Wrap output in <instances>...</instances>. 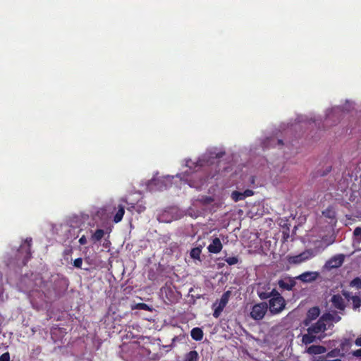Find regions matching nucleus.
Here are the masks:
<instances>
[{"label": "nucleus", "instance_id": "1", "mask_svg": "<svg viewBox=\"0 0 361 361\" xmlns=\"http://www.w3.org/2000/svg\"><path fill=\"white\" fill-rule=\"evenodd\" d=\"M224 154V152L218 153L215 157L204 155L201 159H199L196 163L192 162L191 160L187 161L186 166L189 169L185 171L183 178L185 180L190 187H200L205 182V178H200L199 175L200 168L213 164L214 161H210V159L214 160L221 157Z\"/></svg>", "mask_w": 361, "mask_h": 361}, {"label": "nucleus", "instance_id": "2", "mask_svg": "<svg viewBox=\"0 0 361 361\" xmlns=\"http://www.w3.org/2000/svg\"><path fill=\"white\" fill-rule=\"evenodd\" d=\"M341 293L335 294L331 298V302L336 309L344 311L346 307L345 300L352 301V307L355 310L361 306V298L359 296L353 295L352 293L345 290H343Z\"/></svg>", "mask_w": 361, "mask_h": 361}, {"label": "nucleus", "instance_id": "3", "mask_svg": "<svg viewBox=\"0 0 361 361\" xmlns=\"http://www.w3.org/2000/svg\"><path fill=\"white\" fill-rule=\"evenodd\" d=\"M111 209L106 207V204L98 209L92 214V220L97 226H109L111 225V219L109 214Z\"/></svg>", "mask_w": 361, "mask_h": 361}, {"label": "nucleus", "instance_id": "4", "mask_svg": "<svg viewBox=\"0 0 361 361\" xmlns=\"http://www.w3.org/2000/svg\"><path fill=\"white\" fill-rule=\"evenodd\" d=\"M32 238H27L24 243H22L17 251L16 258L18 260L22 261L23 266L26 265L29 259L32 257L31 252Z\"/></svg>", "mask_w": 361, "mask_h": 361}, {"label": "nucleus", "instance_id": "5", "mask_svg": "<svg viewBox=\"0 0 361 361\" xmlns=\"http://www.w3.org/2000/svg\"><path fill=\"white\" fill-rule=\"evenodd\" d=\"M333 319V315L329 313L324 314L318 319L315 324L309 326L307 331L308 333H314V334L324 332L327 329V324L331 322Z\"/></svg>", "mask_w": 361, "mask_h": 361}, {"label": "nucleus", "instance_id": "6", "mask_svg": "<svg viewBox=\"0 0 361 361\" xmlns=\"http://www.w3.org/2000/svg\"><path fill=\"white\" fill-rule=\"evenodd\" d=\"M106 207H110L111 209V211H110L111 212L109 214L111 219V224L120 222L125 213V206L122 204L116 205L109 204H106Z\"/></svg>", "mask_w": 361, "mask_h": 361}, {"label": "nucleus", "instance_id": "7", "mask_svg": "<svg viewBox=\"0 0 361 361\" xmlns=\"http://www.w3.org/2000/svg\"><path fill=\"white\" fill-rule=\"evenodd\" d=\"M286 301L283 297L270 298L268 307L272 314L281 313L286 307Z\"/></svg>", "mask_w": 361, "mask_h": 361}, {"label": "nucleus", "instance_id": "8", "mask_svg": "<svg viewBox=\"0 0 361 361\" xmlns=\"http://www.w3.org/2000/svg\"><path fill=\"white\" fill-rule=\"evenodd\" d=\"M268 310V304L265 302L255 304L252 307L250 317L255 320H261L264 318Z\"/></svg>", "mask_w": 361, "mask_h": 361}, {"label": "nucleus", "instance_id": "9", "mask_svg": "<svg viewBox=\"0 0 361 361\" xmlns=\"http://www.w3.org/2000/svg\"><path fill=\"white\" fill-rule=\"evenodd\" d=\"M230 296H231L230 290H227L223 293V295L221 297L220 301H219L217 307L214 309V311L213 313V316L215 318H218L220 316V314L222 312V311L224 310V307L226 306Z\"/></svg>", "mask_w": 361, "mask_h": 361}, {"label": "nucleus", "instance_id": "10", "mask_svg": "<svg viewBox=\"0 0 361 361\" xmlns=\"http://www.w3.org/2000/svg\"><path fill=\"white\" fill-rule=\"evenodd\" d=\"M295 279L296 277L285 276L278 281V286L283 290H292L296 285Z\"/></svg>", "mask_w": 361, "mask_h": 361}, {"label": "nucleus", "instance_id": "11", "mask_svg": "<svg viewBox=\"0 0 361 361\" xmlns=\"http://www.w3.org/2000/svg\"><path fill=\"white\" fill-rule=\"evenodd\" d=\"M90 219L89 214L85 213H80L78 214H71L68 217L67 222L68 224H75L79 226L85 224Z\"/></svg>", "mask_w": 361, "mask_h": 361}, {"label": "nucleus", "instance_id": "12", "mask_svg": "<svg viewBox=\"0 0 361 361\" xmlns=\"http://www.w3.org/2000/svg\"><path fill=\"white\" fill-rule=\"evenodd\" d=\"M344 262V255L343 254L336 255L332 257L325 263V268L331 269L340 267Z\"/></svg>", "mask_w": 361, "mask_h": 361}, {"label": "nucleus", "instance_id": "13", "mask_svg": "<svg viewBox=\"0 0 361 361\" xmlns=\"http://www.w3.org/2000/svg\"><path fill=\"white\" fill-rule=\"evenodd\" d=\"M313 257L312 252L311 250H306L301 254L290 257L288 259L290 263L292 264H300L305 260H307Z\"/></svg>", "mask_w": 361, "mask_h": 361}, {"label": "nucleus", "instance_id": "14", "mask_svg": "<svg viewBox=\"0 0 361 361\" xmlns=\"http://www.w3.org/2000/svg\"><path fill=\"white\" fill-rule=\"evenodd\" d=\"M319 275L317 271H305L296 276V279L304 283H311L314 281L319 277Z\"/></svg>", "mask_w": 361, "mask_h": 361}, {"label": "nucleus", "instance_id": "15", "mask_svg": "<svg viewBox=\"0 0 361 361\" xmlns=\"http://www.w3.org/2000/svg\"><path fill=\"white\" fill-rule=\"evenodd\" d=\"M320 314V310L318 307H311L307 312L306 318L304 320V324L309 326L312 320L316 319Z\"/></svg>", "mask_w": 361, "mask_h": 361}, {"label": "nucleus", "instance_id": "16", "mask_svg": "<svg viewBox=\"0 0 361 361\" xmlns=\"http://www.w3.org/2000/svg\"><path fill=\"white\" fill-rule=\"evenodd\" d=\"M348 343H347V340H345V341L342 342L340 345V348H336L331 350H330L329 352H328L326 355V357H343L344 356V353H342V350H344L345 345H347Z\"/></svg>", "mask_w": 361, "mask_h": 361}, {"label": "nucleus", "instance_id": "17", "mask_svg": "<svg viewBox=\"0 0 361 361\" xmlns=\"http://www.w3.org/2000/svg\"><path fill=\"white\" fill-rule=\"evenodd\" d=\"M208 251L211 253L217 254L222 249V244L219 238H215L207 247Z\"/></svg>", "mask_w": 361, "mask_h": 361}, {"label": "nucleus", "instance_id": "18", "mask_svg": "<svg viewBox=\"0 0 361 361\" xmlns=\"http://www.w3.org/2000/svg\"><path fill=\"white\" fill-rule=\"evenodd\" d=\"M306 352L310 355H321L326 352V348L320 345H312L308 347Z\"/></svg>", "mask_w": 361, "mask_h": 361}, {"label": "nucleus", "instance_id": "19", "mask_svg": "<svg viewBox=\"0 0 361 361\" xmlns=\"http://www.w3.org/2000/svg\"><path fill=\"white\" fill-rule=\"evenodd\" d=\"M343 112V109L342 107L337 106V107L332 109L331 110V111L329 113H328L326 115V117L324 121L325 124L327 125L329 123V121H331L334 116H336V115H338Z\"/></svg>", "mask_w": 361, "mask_h": 361}, {"label": "nucleus", "instance_id": "20", "mask_svg": "<svg viewBox=\"0 0 361 361\" xmlns=\"http://www.w3.org/2000/svg\"><path fill=\"white\" fill-rule=\"evenodd\" d=\"M190 336L193 340L200 341L203 338L204 333L202 329L195 327L191 330Z\"/></svg>", "mask_w": 361, "mask_h": 361}, {"label": "nucleus", "instance_id": "21", "mask_svg": "<svg viewBox=\"0 0 361 361\" xmlns=\"http://www.w3.org/2000/svg\"><path fill=\"white\" fill-rule=\"evenodd\" d=\"M199 355L196 350H191L186 353L183 361H198Z\"/></svg>", "mask_w": 361, "mask_h": 361}, {"label": "nucleus", "instance_id": "22", "mask_svg": "<svg viewBox=\"0 0 361 361\" xmlns=\"http://www.w3.org/2000/svg\"><path fill=\"white\" fill-rule=\"evenodd\" d=\"M314 334V333H308V332H307V334H304L302 338V343H304L305 345H308V344L313 343L316 339V336Z\"/></svg>", "mask_w": 361, "mask_h": 361}, {"label": "nucleus", "instance_id": "23", "mask_svg": "<svg viewBox=\"0 0 361 361\" xmlns=\"http://www.w3.org/2000/svg\"><path fill=\"white\" fill-rule=\"evenodd\" d=\"M323 215L331 220L336 218V212L333 207H328L324 211L322 212Z\"/></svg>", "mask_w": 361, "mask_h": 361}, {"label": "nucleus", "instance_id": "24", "mask_svg": "<svg viewBox=\"0 0 361 361\" xmlns=\"http://www.w3.org/2000/svg\"><path fill=\"white\" fill-rule=\"evenodd\" d=\"M202 252V249L200 247H196L191 250L190 251V257L195 259H199L200 257V255Z\"/></svg>", "mask_w": 361, "mask_h": 361}, {"label": "nucleus", "instance_id": "25", "mask_svg": "<svg viewBox=\"0 0 361 361\" xmlns=\"http://www.w3.org/2000/svg\"><path fill=\"white\" fill-rule=\"evenodd\" d=\"M122 200L123 202H125L128 204V210L136 209L138 212H141L144 211L145 209L144 207H142L140 205H139V206L137 205V208H136L135 204H133V203H130L129 204L126 199H122Z\"/></svg>", "mask_w": 361, "mask_h": 361}, {"label": "nucleus", "instance_id": "26", "mask_svg": "<svg viewBox=\"0 0 361 361\" xmlns=\"http://www.w3.org/2000/svg\"><path fill=\"white\" fill-rule=\"evenodd\" d=\"M231 197L235 202H238L244 200L245 195L241 192L233 191L231 194Z\"/></svg>", "mask_w": 361, "mask_h": 361}, {"label": "nucleus", "instance_id": "27", "mask_svg": "<svg viewBox=\"0 0 361 361\" xmlns=\"http://www.w3.org/2000/svg\"><path fill=\"white\" fill-rule=\"evenodd\" d=\"M104 231L102 229H97L92 237L94 241H99L104 237Z\"/></svg>", "mask_w": 361, "mask_h": 361}, {"label": "nucleus", "instance_id": "28", "mask_svg": "<svg viewBox=\"0 0 361 361\" xmlns=\"http://www.w3.org/2000/svg\"><path fill=\"white\" fill-rule=\"evenodd\" d=\"M149 185L150 186L158 185L159 186V188H158L159 190H162L163 188H166V185L164 183V181L160 180L159 179H153V180H152L150 183H149Z\"/></svg>", "mask_w": 361, "mask_h": 361}, {"label": "nucleus", "instance_id": "29", "mask_svg": "<svg viewBox=\"0 0 361 361\" xmlns=\"http://www.w3.org/2000/svg\"><path fill=\"white\" fill-rule=\"evenodd\" d=\"M350 286L351 287H355L357 288V289H360L361 288V279L359 278V277H356L355 279H353L350 283Z\"/></svg>", "mask_w": 361, "mask_h": 361}, {"label": "nucleus", "instance_id": "30", "mask_svg": "<svg viewBox=\"0 0 361 361\" xmlns=\"http://www.w3.org/2000/svg\"><path fill=\"white\" fill-rule=\"evenodd\" d=\"M257 295H258L259 298L262 300H267V299L271 298L270 293L267 292V291H263V290H257Z\"/></svg>", "mask_w": 361, "mask_h": 361}, {"label": "nucleus", "instance_id": "31", "mask_svg": "<svg viewBox=\"0 0 361 361\" xmlns=\"http://www.w3.org/2000/svg\"><path fill=\"white\" fill-rule=\"evenodd\" d=\"M224 260L229 265H234L238 262V258L237 257H228Z\"/></svg>", "mask_w": 361, "mask_h": 361}, {"label": "nucleus", "instance_id": "32", "mask_svg": "<svg viewBox=\"0 0 361 361\" xmlns=\"http://www.w3.org/2000/svg\"><path fill=\"white\" fill-rule=\"evenodd\" d=\"M268 143V144H276L277 143L278 145H282L283 143V140H280V139H278V140H276L275 138H268L265 142H264V144L266 143Z\"/></svg>", "mask_w": 361, "mask_h": 361}, {"label": "nucleus", "instance_id": "33", "mask_svg": "<svg viewBox=\"0 0 361 361\" xmlns=\"http://www.w3.org/2000/svg\"><path fill=\"white\" fill-rule=\"evenodd\" d=\"M353 235L358 242H361V227H356Z\"/></svg>", "mask_w": 361, "mask_h": 361}, {"label": "nucleus", "instance_id": "34", "mask_svg": "<svg viewBox=\"0 0 361 361\" xmlns=\"http://www.w3.org/2000/svg\"><path fill=\"white\" fill-rule=\"evenodd\" d=\"M82 264V259L81 257H78L75 259L73 262V266L76 268L80 269Z\"/></svg>", "mask_w": 361, "mask_h": 361}, {"label": "nucleus", "instance_id": "35", "mask_svg": "<svg viewBox=\"0 0 361 361\" xmlns=\"http://www.w3.org/2000/svg\"><path fill=\"white\" fill-rule=\"evenodd\" d=\"M168 213L167 212H164L163 213L161 216H159L158 218V220L160 221V222H166V223H169L170 222V220H168L166 219V216H168Z\"/></svg>", "mask_w": 361, "mask_h": 361}, {"label": "nucleus", "instance_id": "36", "mask_svg": "<svg viewBox=\"0 0 361 361\" xmlns=\"http://www.w3.org/2000/svg\"><path fill=\"white\" fill-rule=\"evenodd\" d=\"M269 293L271 298L282 297L281 295L275 288L272 289Z\"/></svg>", "mask_w": 361, "mask_h": 361}, {"label": "nucleus", "instance_id": "37", "mask_svg": "<svg viewBox=\"0 0 361 361\" xmlns=\"http://www.w3.org/2000/svg\"><path fill=\"white\" fill-rule=\"evenodd\" d=\"M0 361H10V354L8 352L3 353L0 356Z\"/></svg>", "mask_w": 361, "mask_h": 361}, {"label": "nucleus", "instance_id": "38", "mask_svg": "<svg viewBox=\"0 0 361 361\" xmlns=\"http://www.w3.org/2000/svg\"><path fill=\"white\" fill-rule=\"evenodd\" d=\"M243 193L245 195V198H246L247 197L253 195L254 192L252 190L247 189L244 192H243Z\"/></svg>", "mask_w": 361, "mask_h": 361}, {"label": "nucleus", "instance_id": "39", "mask_svg": "<svg viewBox=\"0 0 361 361\" xmlns=\"http://www.w3.org/2000/svg\"><path fill=\"white\" fill-rule=\"evenodd\" d=\"M352 355L356 357H361V348L353 351Z\"/></svg>", "mask_w": 361, "mask_h": 361}, {"label": "nucleus", "instance_id": "40", "mask_svg": "<svg viewBox=\"0 0 361 361\" xmlns=\"http://www.w3.org/2000/svg\"><path fill=\"white\" fill-rule=\"evenodd\" d=\"M80 245H85L87 243V238L85 235H82L79 239Z\"/></svg>", "mask_w": 361, "mask_h": 361}, {"label": "nucleus", "instance_id": "41", "mask_svg": "<svg viewBox=\"0 0 361 361\" xmlns=\"http://www.w3.org/2000/svg\"><path fill=\"white\" fill-rule=\"evenodd\" d=\"M313 361H327L326 356H318Z\"/></svg>", "mask_w": 361, "mask_h": 361}, {"label": "nucleus", "instance_id": "42", "mask_svg": "<svg viewBox=\"0 0 361 361\" xmlns=\"http://www.w3.org/2000/svg\"><path fill=\"white\" fill-rule=\"evenodd\" d=\"M355 344L357 346H361V335L359 336L355 340Z\"/></svg>", "mask_w": 361, "mask_h": 361}, {"label": "nucleus", "instance_id": "43", "mask_svg": "<svg viewBox=\"0 0 361 361\" xmlns=\"http://www.w3.org/2000/svg\"><path fill=\"white\" fill-rule=\"evenodd\" d=\"M214 201V199L210 197H206L204 199V202L205 203H207V204H209L211 202H212Z\"/></svg>", "mask_w": 361, "mask_h": 361}, {"label": "nucleus", "instance_id": "44", "mask_svg": "<svg viewBox=\"0 0 361 361\" xmlns=\"http://www.w3.org/2000/svg\"><path fill=\"white\" fill-rule=\"evenodd\" d=\"M327 361H342V360L340 358H337V359H335V360H327Z\"/></svg>", "mask_w": 361, "mask_h": 361}, {"label": "nucleus", "instance_id": "45", "mask_svg": "<svg viewBox=\"0 0 361 361\" xmlns=\"http://www.w3.org/2000/svg\"><path fill=\"white\" fill-rule=\"evenodd\" d=\"M3 294V288H2V286L1 285L0 286V296Z\"/></svg>", "mask_w": 361, "mask_h": 361}]
</instances>
